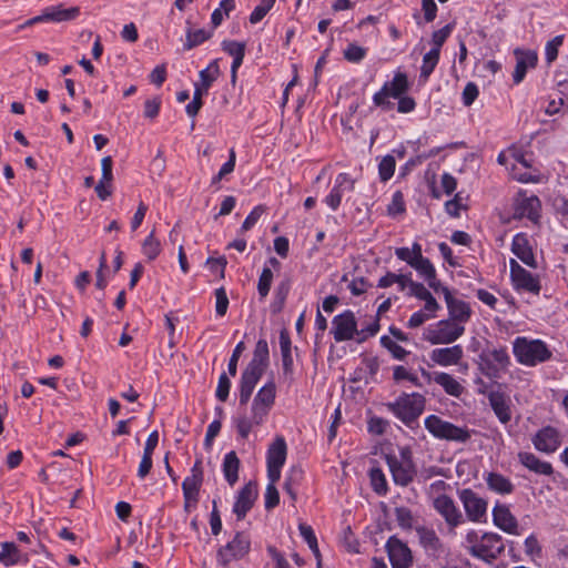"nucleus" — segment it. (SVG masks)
Returning a JSON list of instances; mask_svg holds the SVG:
<instances>
[{
  "instance_id": "obj_1",
  "label": "nucleus",
  "mask_w": 568,
  "mask_h": 568,
  "mask_svg": "<svg viewBox=\"0 0 568 568\" xmlns=\"http://www.w3.org/2000/svg\"><path fill=\"white\" fill-rule=\"evenodd\" d=\"M469 544L468 552L485 562L491 564L505 551L503 537L497 532H484L481 536L474 529L466 534Z\"/></svg>"
},
{
  "instance_id": "obj_2",
  "label": "nucleus",
  "mask_w": 568,
  "mask_h": 568,
  "mask_svg": "<svg viewBox=\"0 0 568 568\" xmlns=\"http://www.w3.org/2000/svg\"><path fill=\"white\" fill-rule=\"evenodd\" d=\"M385 406L405 426L412 427L425 410L426 397L417 392H403L394 402H388Z\"/></svg>"
},
{
  "instance_id": "obj_3",
  "label": "nucleus",
  "mask_w": 568,
  "mask_h": 568,
  "mask_svg": "<svg viewBox=\"0 0 568 568\" xmlns=\"http://www.w3.org/2000/svg\"><path fill=\"white\" fill-rule=\"evenodd\" d=\"M513 353L516 361L525 366H536L539 363L549 361L552 356L548 345L541 339H528L518 336L514 341Z\"/></svg>"
},
{
  "instance_id": "obj_4",
  "label": "nucleus",
  "mask_w": 568,
  "mask_h": 568,
  "mask_svg": "<svg viewBox=\"0 0 568 568\" xmlns=\"http://www.w3.org/2000/svg\"><path fill=\"white\" fill-rule=\"evenodd\" d=\"M412 83L408 80L406 72L397 70L389 81H385L379 91L373 95V103L384 111H390L395 104L389 101V98L397 99L400 95L408 93Z\"/></svg>"
},
{
  "instance_id": "obj_5",
  "label": "nucleus",
  "mask_w": 568,
  "mask_h": 568,
  "mask_svg": "<svg viewBox=\"0 0 568 568\" xmlns=\"http://www.w3.org/2000/svg\"><path fill=\"white\" fill-rule=\"evenodd\" d=\"M424 424L425 428L437 439L466 443L471 437L467 427L457 426L434 414L427 416Z\"/></svg>"
},
{
  "instance_id": "obj_6",
  "label": "nucleus",
  "mask_w": 568,
  "mask_h": 568,
  "mask_svg": "<svg viewBox=\"0 0 568 568\" xmlns=\"http://www.w3.org/2000/svg\"><path fill=\"white\" fill-rule=\"evenodd\" d=\"M251 539L244 531H236L232 540L216 550V562L226 568L232 561H239L248 555Z\"/></svg>"
},
{
  "instance_id": "obj_7",
  "label": "nucleus",
  "mask_w": 568,
  "mask_h": 568,
  "mask_svg": "<svg viewBox=\"0 0 568 568\" xmlns=\"http://www.w3.org/2000/svg\"><path fill=\"white\" fill-rule=\"evenodd\" d=\"M513 217L515 220L528 219L531 223L539 225L541 219V201L535 194H528L520 189L513 199Z\"/></svg>"
},
{
  "instance_id": "obj_8",
  "label": "nucleus",
  "mask_w": 568,
  "mask_h": 568,
  "mask_svg": "<svg viewBox=\"0 0 568 568\" xmlns=\"http://www.w3.org/2000/svg\"><path fill=\"white\" fill-rule=\"evenodd\" d=\"M275 398L276 384L272 378L258 389L251 405V414L254 415L256 426L264 424L265 418L275 404Z\"/></svg>"
},
{
  "instance_id": "obj_9",
  "label": "nucleus",
  "mask_w": 568,
  "mask_h": 568,
  "mask_svg": "<svg viewBox=\"0 0 568 568\" xmlns=\"http://www.w3.org/2000/svg\"><path fill=\"white\" fill-rule=\"evenodd\" d=\"M465 333V326L449 318L438 321L427 329L424 338L432 345L452 344Z\"/></svg>"
},
{
  "instance_id": "obj_10",
  "label": "nucleus",
  "mask_w": 568,
  "mask_h": 568,
  "mask_svg": "<svg viewBox=\"0 0 568 568\" xmlns=\"http://www.w3.org/2000/svg\"><path fill=\"white\" fill-rule=\"evenodd\" d=\"M463 504L466 517L471 523H484L487 519L488 503L479 497L473 489L464 488L457 491Z\"/></svg>"
},
{
  "instance_id": "obj_11",
  "label": "nucleus",
  "mask_w": 568,
  "mask_h": 568,
  "mask_svg": "<svg viewBox=\"0 0 568 568\" xmlns=\"http://www.w3.org/2000/svg\"><path fill=\"white\" fill-rule=\"evenodd\" d=\"M509 266L510 281L515 291H525L535 295L540 293L541 284L538 275H534L527 271L514 258L510 260Z\"/></svg>"
},
{
  "instance_id": "obj_12",
  "label": "nucleus",
  "mask_w": 568,
  "mask_h": 568,
  "mask_svg": "<svg viewBox=\"0 0 568 568\" xmlns=\"http://www.w3.org/2000/svg\"><path fill=\"white\" fill-rule=\"evenodd\" d=\"M331 333L333 334L336 343L355 338L357 333V321L354 312L345 310L341 314L334 316Z\"/></svg>"
},
{
  "instance_id": "obj_13",
  "label": "nucleus",
  "mask_w": 568,
  "mask_h": 568,
  "mask_svg": "<svg viewBox=\"0 0 568 568\" xmlns=\"http://www.w3.org/2000/svg\"><path fill=\"white\" fill-rule=\"evenodd\" d=\"M385 462L389 468L395 485L406 487L413 483L417 475V467L415 462L400 463L394 454H386Z\"/></svg>"
},
{
  "instance_id": "obj_14",
  "label": "nucleus",
  "mask_w": 568,
  "mask_h": 568,
  "mask_svg": "<svg viewBox=\"0 0 568 568\" xmlns=\"http://www.w3.org/2000/svg\"><path fill=\"white\" fill-rule=\"evenodd\" d=\"M386 551L392 568H410L413 565L412 550L399 538L390 536L386 541Z\"/></svg>"
},
{
  "instance_id": "obj_15",
  "label": "nucleus",
  "mask_w": 568,
  "mask_h": 568,
  "mask_svg": "<svg viewBox=\"0 0 568 568\" xmlns=\"http://www.w3.org/2000/svg\"><path fill=\"white\" fill-rule=\"evenodd\" d=\"M356 180L349 173L342 172L335 178L334 185L323 202L332 210L337 211L344 192H354Z\"/></svg>"
},
{
  "instance_id": "obj_16",
  "label": "nucleus",
  "mask_w": 568,
  "mask_h": 568,
  "mask_svg": "<svg viewBox=\"0 0 568 568\" xmlns=\"http://www.w3.org/2000/svg\"><path fill=\"white\" fill-rule=\"evenodd\" d=\"M531 442L536 450L550 455L560 447L562 440L559 430L547 425L536 432Z\"/></svg>"
},
{
  "instance_id": "obj_17",
  "label": "nucleus",
  "mask_w": 568,
  "mask_h": 568,
  "mask_svg": "<svg viewBox=\"0 0 568 568\" xmlns=\"http://www.w3.org/2000/svg\"><path fill=\"white\" fill-rule=\"evenodd\" d=\"M444 295V300L448 311V318L459 325H465L469 322L473 311L470 305L463 301L453 296L450 290L445 286L439 291Z\"/></svg>"
},
{
  "instance_id": "obj_18",
  "label": "nucleus",
  "mask_w": 568,
  "mask_h": 568,
  "mask_svg": "<svg viewBox=\"0 0 568 568\" xmlns=\"http://www.w3.org/2000/svg\"><path fill=\"white\" fill-rule=\"evenodd\" d=\"M433 507L449 527L455 528L464 523L463 514L450 496L446 494L438 495L433 501Z\"/></svg>"
},
{
  "instance_id": "obj_19",
  "label": "nucleus",
  "mask_w": 568,
  "mask_h": 568,
  "mask_svg": "<svg viewBox=\"0 0 568 568\" xmlns=\"http://www.w3.org/2000/svg\"><path fill=\"white\" fill-rule=\"evenodd\" d=\"M257 496V484L255 481H248L239 490L233 504V513L239 521L243 520L253 508Z\"/></svg>"
},
{
  "instance_id": "obj_20",
  "label": "nucleus",
  "mask_w": 568,
  "mask_h": 568,
  "mask_svg": "<svg viewBox=\"0 0 568 568\" xmlns=\"http://www.w3.org/2000/svg\"><path fill=\"white\" fill-rule=\"evenodd\" d=\"M263 375L264 373L255 371L250 367H245L242 371L237 384L240 406L247 405L257 383L263 377Z\"/></svg>"
},
{
  "instance_id": "obj_21",
  "label": "nucleus",
  "mask_w": 568,
  "mask_h": 568,
  "mask_svg": "<svg viewBox=\"0 0 568 568\" xmlns=\"http://www.w3.org/2000/svg\"><path fill=\"white\" fill-rule=\"evenodd\" d=\"M493 523L503 531L510 535H519L518 520L511 514L509 507L504 504H496L493 509Z\"/></svg>"
},
{
  "instance_id": "obj_22",
  "label": "nucleus",
  "mask_w": 568,
  "mask_h": 568,
  "mask_svg": "<svg viewBox=\"0 0 568 568\" xmlns=\"http://www.w3.org/2000/svg\"><path fill=\"white\" fill-rule=\"evenodd\" d=\"M511 252L527 266L537 268V261L526 233L520 232L513 237Z\"/></svg>"
},
{
  "instance_id": "obj_23",
  "label": "nucleus",
  "mask_w": 568,
  "mask_h": 568,
  "mask_svg": "<svg viewBox=\"0 0 568 568\" xmlns=\"http://www.w3.org/2000/svg\"><path fill=\"white\" fill-rule=\"evenodd\" d=\"M516 65L513 73V81L515 84H519L524 81L528 69H532L537 65L538 55L532 50H519L515 51Z\"/></svg>"
},
{
  "instance_id": "obj_24",
  "label": "nucleus",
  "mask_w": 568,
  "mask_h": 568,
  "mask_svg": "<svg viewBox=\"0 0 568 568\" xmlns=\"http://www.w3.org/2000/svg\"><path fill=\"white\" fill-rule=\"evenodd\" d=\"M419 542L426 555L433 559H438L444 554V545L434 529L420 527L417 529Z\"/></svg>"
},
{
  "instance_id": "obj_25",
  "label": "nucleus",
  "mask_w": 568,
  "mask_h": 568,
  "mask_svg": "<svg viewBox=\"0 0 568 568\" xmlns=\"http://www.w3.org/2000/svg\"><path fill=\"white\" fill-rule=\"evenodd\" d=\"M430 359L440 366L457 365L464 356L463 346L457 344L450 347L435 348L429 354Z\"/></svg>"
},
{
  "instance_id": "obj_26",
  "label": "nucleus",
  "mask_w": 568,
  "mask_h": 568,
  "mask_svg": "<svg viewBox=\"0 0 568 568\" xmlns=\"http://www.w3.org/2000/svg\"><path fill=\"white\" fill-rule=\"evenodd\" d=\"M219 59L212 60L207 67L199 72L200 81L194 83V92H200L201 97L209 93L210 88L221 74Z\"/></svg>"
},
{
  "instance_id": "obj_27",
  "label": "nucleus",
  "mask_w": 568,
  "mask_h": 568,
  "mask_svg": "<svg viewBox=\"0 0 568 568\" xmlns=\"http://www.w3.org/2000/svg\"><path fill=\"white\" fill-rule=\"evenodd\" d=\"M292 284L293 281L290 276H285L277 283L274 290L273 300L270 304V312L272 315H277L283 312L286 304V300L292 290Z\"/></svg>"
},
{
  "instance_id": "obj_28",
  "label": "nucleus",
  "mask_w": 568,
  "mask_h": 568,
  "mask_svg": "<svg viewBox=\"0 0 568 568\" xmlns=\"http://www.w3.org/2000/svg\"><path fill=\"white\" fill-rule=\"evenodd\" d=\"M488 400L496 417L501 424H507L511 419V410L505 393L491 390L488 394Z\"/></svg>"
},
{
  "instance_id": "obj_29",
  "label": "nucleus",
  "mask_w": 568,
  "mask_h": 568,
  "mask_svg": "<svg viewBox=\"0 0 568 568\" xmlns=\"http://www.w3.org/2000/svg\"><path fill=\"white\" fill-rule=\"evenodd\" d=\"M410 266L415 268L419 275H422L425 281L428 283V286L433 288L436 293H439L442 287H445L440 281L437 278L436 270L429 258H420L415 260L414 263H410Z\"/></svg>"
},
{
  "instance_id": "obj_30",
  "label": "nucleus",
  "mask_w": 568,
  "mask_h": 568,
  "mask_svg": "<svg viewBox=\"0 0 568 568\" xmlns=\"http://www.w3.org/2000/svg\"><path fill=\"white\" fill-rule=\"evenodd\" d=\"M518 459L524 467L537 475L551 476L554 474L552 465L549 462L539 459L532 453L520 452Z\"/></svg>"
},
{
  "instance_id": "obj_31",
  "label": "nucleus",
  "mask_w": 568,
  "mask_h": 568,
  "mask_svg": "<svg viewBox=\"0 0 568 568\" xmlns=\"http://www.w3.org/2000/svg\"><path fill=\"white\" fill-rule=\"evenodd\" d=\"M270 365V349L265 338H260L254 347L253 356L246 367L265 373Z\"/></svg>"
},
{
  "instance_id": "obj_32",
  "label": "nucleus",
  "mask_w": 568,
  "mask_h": 568,
  "mask_svg": "<svg viewBox=\"0 0 568 568\" xmlns=\"http://www.w3.org/2000/svg\"><path fill=\"white\" fill-rule=\"evenodd\" d=\"M287 457V444L283 435H277L268 445L266 464L284 466Z\"/></svg>"
},
{
  "instance_id": "obj_33",
  "label": "nucleus",
  "mask_w": 568,
  "mask_h": 568,
  "mask_svg": "<svg viewBox=\"0 0 568 568\" xmlns=\"http://www.w3.org/2000/svg\"><path fill=\"white\" fill-rule=\"evenodd\" d=\"M240 467L241 460L234 450H231L224 455L222 462V473L230 486H234L237 483Z\"/></svg>"
},
{
  "instance_id": "obj_34",
  "label": "nucleus",
  "mask_w": 568,
  "mask_h": 568,
  "mask_svg": "<svg viewBox=\"0 0 568 568\" xmlns=\"http://www.w3.org/2000/svg\"><path fill=\"white\" fill-rule=\"evenodd\" d=\"M485 479L488 488L497 494L508 495L511 494L515 489L511 480L500 473L489 471L487 473Z\"/></svg>"
},
{
  "instance_id": "obj_35",
  "label": "nucleus",
  "mask_w": 568,
  "mask_h": 568,
  "mask_svg": "<svg viewBox=\"0 0 568 568\" xmlns=\"http://www.w3.org/2000/svg\"><path fill=\"white\" fill-rule=\"evenodd\" d=\"M50 22H63L75 20L81 11L80 7L64 8L62 3L47 7Z\"/></svg>"
},
{
  "instance_id": "obj_36",
  "label": "nucleus",
  "mask_w": 568,
  "mask_h": 568,
  "mask_svg": "<svg viewBox=\"0 0 568 568\" xmlns=\"http://www.w3.org/2000/svg\"><path fill=\"white\" fill-rule=\"evenodd\" d=\"M434 382L436 384L440 385L444 388L445 393L450 396L458 398L464 393L463 385L448 373H445V372L434 373Z\"/></svg>"
},
{
  "instance_id": "obj_37",
  "label": "nucleus",
  "mask_w": 568,
  "mask_h": 568,
  "mask_svg": "<svg viewBox=\"0 0 568 568\" xmlns=\"http://www.w3.org/2000/svg\"><path fill=\"white\" fill-rule=\"evenodd\" d=\"M214 34L213 30L187 28L185 31V41L183 42V50L190 51L205 41L210 40Z\"/></svg>"
},
{
  "instance_id": "obj_38",
  "label": "nucleus",
  "mask_w": 568,
  "mask_h": 568,
  "mask_svg": "<svg viewBox=\"0 0 568 568\" xmlns=\"http://www.w3.org/2000/svg\"><path fill=\"white\" fill-rule=\"evenodd\" d=\"M371 487L378 496H386L388 493V484L382 468L374 466L368 470Z\"/></svg>"
},
{
  "instance_id": "obj_39",
  "label": "nucleus",
  "mask_w": 568,
  "mask_h": 568,
  "mask_svg": "<svg viewBox=\"0 0 568 568\" xmlns=\"http://www.w3.org/2000/svg\"><path fill=\"white\" fill-rule=\"evenodd\" d=\"M440 59L437 49H430L424 57L419 72V81L426 82L434 72Z\"/></svg>"
},
{
  "instance_id": "obj_40",
  "label": "nucleus",
  "mask_w": 568,
  "mask_h": 568,
  "mask_svg": "<svg viewBox=\"0 0 568 568\" xmlns=\"http://www.w3.org/2000/svg\"><path fill=\"white\" fill-rule=\"evenodd\" d=\"M0 562L6 567L14 566L20 561V551L13 541H3L0 544Z\"/></svg>"
},
{
  "instance_id": "obj_41",
  "label": "nucleus",
  "mask_w": 568,
  "mask_h": 568,
  "mask_svg": "<svg viewBox=\"0 0 568 568\" xmlns=\"http://www.w3.org/2000/svg\"><path fill=\"white\" fill-rule=\"evenodd\" d=\"M232 424L236 428L239 437L243 440L247 439L253 426H256L254 415L251 414V417H247L245 413L233 416Z\"/></svg>"
},
{
  "instance_id": "obj_42",
  "label": "nucleus",
  "mask_w": 568,
  "mask_h": 568,
  "mask_svg": "<svg viewBox=\"0 0 568 568\" xmlns=\"http://www.w3.org/2000/svg\"><path fill=\"white\" fill-rule=\"evenodd\" d=\"M478 369L483 375L490 379H497L500 377V368L485 351L479 354Z\"/></svg>"
},
{
  "instance_id": "obj_43",
  "label": "nucleus",
  "mask_w": 568,
  "mask_h": 568,
  "mask_svg": "<svg viewBox=\"0 0 568 568\" xmlns=\"http://www.w3.org/2000/svg\"><path fill=\"white\" fill-rule=\"evenodd\" d=\"M298 530L305 542L308 545L310 549L313 551L314 556L318 559L317 566L318 568H321V554L314 529L312 528V526L302 523L298 525Z\"/></svg>"
},
{
  "instance_id": "obj_44",
  "label": "nucleus",
  "mask_w": 568,
  "mask_h": 568,
  "mask_svg": "<svg viewBox=\"0 0 568 568\" xmlns=\"http://www.w3.org/2000/svg\"><path fill=\"white\" fill-rule=\"evenodd\" d=\"M396 169V160L392 154H387L382 158V160L378 163V178L381 182H387L389 181Z\"/></svg>"
},
{
  "instance_id": "obj_45",
  "label": "nucleus",
  "mask_w": 568,
  "mask_h": 568,
  "mask_svg": "<svg viewBox=\"0 0 568 568\" xmlns=\"http://www.w3.org/2000/svg\"><path fill=\"white\" fill-rule=\"evenodd\" d=\"M381 345L386 348L393 356L394 359L404 361L409 352L398 345L394 339L387 335H383L379 339Z\"/></svg>"
},
{
  "instance_id": "obj_46",
  "label": "nucleus",
  "mask_w": 568,
  "mask_h": 568,
  "mask_svg": "<svg viewBox=\"0 0 568 568\" xmlns=\"http://www.w3.org/2000/svg\"><path fill=\"white\" fill-rule=\"evenodd\" d=\"M142 252L149 261H154L160 255L161 243L154 237L153 231L144 239L142 243Z\"/></svg>"
},
{
  "instance_id": "obj_47",
  "label": "nucleus",
  "mask_w": 568,
  "mask_h": 568,
  "mask_svg": "<svg viewBox=\"0 0 568 568\" xmlns=\"http://www.w3.org/2000/svg\"><path fill=\"white\" fill-rule=\"evenodd\" d=\"M273 282V272L272 268L265 265L260 274L258 282H257V293L260 296V300L265 298L271 290Z\"/></svg>"
},
{
  "instance_id": "obj_48",
  "label": "nucleus",
  "mask_w": 568,
  "mask_h": 568,
  "mask_svg": "<svg viewBox=\"0 0 568 568\" xmlns=\"http://www.w3.org/2000/svg\"><path fill=\"white\" fill-rule=\"evenodd\" d=\"M266 210L267 207L264 204H258L254 206L253 210L245 217L244 222L242 223L239 233L243 234L253 229L257 221L261 219V216L266 212Z\"/></svg>"
},
{
  "instance_id": "obj_49",
  "label": "nucleus",
  "mask_w": 568,
  "mask_h": 568,
  "mask_svg": "<svg viewBox=\"0 0 568 568\" xmlns=\"http://www.w3.org/2000/svg\"><path fill=\"white\" fill-rule=\"evenodd\" d=\"M367 49L355 42L348 43L346 49L343 51L344 59L351 63H359L365 59Z\"/></svg>"
},
{
  "instance_id": "obj_50",
  "label": "nucleus",
  "mask_w": 568,
  "mask_h": 568,
  "mask_svg": "<svg viewBox=\"0 0 568 568\" xmlns=\"http://www.w3.org/2000/svg\"><path fill=\"white\" fill-rule=\"evenodd\" d=\"M275 2L276 0H261L260 3L251 12L248 18L250 22L252 24L261 22L274 7Z\"/></svg>"
},
{
  "instance_id": "obj_51",
  "label": "nucleus",
  "mask_w": 568,
  "mask_h": 568,
  "mask_svg": "<svg viewBox=\"0 0 568 568\" xmlns=\"http://www.w3.org/2000/svg\"><path fill=\"white\" fill-rule=\"evenodd\" d=\"M455 28L454 23H447L443 28L436 30L432 34V49H437L440 53L442 47L446 42V40L450 37L453 30Z\"/></svg>"
},
{
  "instance_id": "obj_52",
  "label": "nucleus",
  "mask_w": 568,
  "mask_h": 568,
  "mask_svg": "<svg viewBox=\"0 0 568 568\" xmlns=\"http://www.w3.org/2000/svg\"><path fill=\"white\" fill-rule=\"evenodd\" d=\"M231 386L232 383L229 373L223 372L219 377L215 390L217 400L225 403L229 399Z\"/></svg>"
},
{
  "instance_id": "obj_53",
  "label": "nucleus",
  "mask_w": 568,
  "mask_h": 568,
  "mask_svg": "<svg viewBox=\"0 0 568 568\" xmlns=\"http://www.w3.org/2000/svg\"><path fill=\"white\" fill-rule=\"evenodd\" d=\"M203 483L184 478L182 481L183 498L186 500L199 501L200 489Z\"/></svg>"
},
{
  "instance_id": "obj_54",
  "label": "nucleus",
  "mask_w": 568,
  "mask_h": 568,
  "mask_svg": "<svg viewBox=\"0 0 568 568\" xmlns=\"http://www.w3.org/2000/svg\"><path fill=\"white\" fill-rule=\"evenodd\" d=\"M406 212V204L402 191L394 192L390 203L387 205V214L395 217Z\"/></svg>"
},
{
  "instance_id": "obj_55",
  "label": "nucleus",
  "mask_w": 568,
  "mask_h": 568,
  "mask_svg": "<svg viewBox=\"0 0 568 568\" xmlns=\"http://www.w3.org/2000/svg\"><path fill=\"white\" fill-rule=\"evenodd\" d=\"M395 517L402 529L409 530L413 528V513L408 507L399 506L395 508Z\"/></svg>"
},
{
  "instance_id": "obj_56",
  "label": "nucleus",
  "mask_w": 568,
  "mask_h": 568,
  "mask_svg": "<svg viewBox=\"0 0 568 568\" xmlns=\"http://www.w3.org/2000/svg\"><path fill=\"white\" fill-rule=\"evenodd\" d=\"M215 296V313L217 316H224L229 308V297L224 286H221L214 291Z\"/></svg>"
},
{
  "instance_id": "obj_57",
  "label": "nucleus",
  "mask_w": 568,
  "mask_h": 568,
  "mask_svg": "<svg viewBox=\"0 0 568 568\" xmlns=\"http://www.w3.org/2000/svg\"><path fill=\"white\" fill-rule=\"evenodd\" d=\"M205 265L209 267L210 272L217 275L220 280L225 277V268L227 265L225 256L207 257Z\"/></svg>"
},
{
  "instance_id": "obj_58",
  "label": "nucleus",
  "mask_w": 568,
  "mask_h": 568,
  "mask_svg": "<svg viewBox=\"0 0 568 568\" xmlns=\"http://www.w3.org/2000/svg\"><path fill=\"white\" fill-rule=\"evenodd\" d=\"M381 328L379 318L375 317L372 323L363 327L362 329L357 328L356 333V342L362 344L367 341V338L375 336Z\"/></svg>"
},
{
  "instance_id": "obj_59",
  "label": "nucleus",
  "mask_w": 568,
  "mask_h": 568,
  "mask_svg": "<svg viewBox=\"0 0 568 568\" xmlns=\"http://www.w3.org/2000/svg\"><path fill=\"white\" fill-rule=\"evenodd\" d=\"M246 346H245V343L243 341L239 342L233 352H232V355L229 359V364H227V373L230 376L232 377H235L236 374H237V364H239V359L240 357L242 356L243 352L245 351Z\"/></svg>"
},
{
  "instance_id": "obj_60",
  "label": "nucleus",
  "mask_w": 568,
  "mask_h": 568,
  "mask_svg": "<svg viewBox=\"0 0 568 568\" xmlns=\"http://www.w3.org/2000/svg\"><path fill=\"white\" fill-rule=\"evenodd\" d=\"M362 364L365 365V373L369 379V382L376 383V375L379 371L381 362L377 356H365L362 358Z\"/></svg>"
},
{
  "instance_id": "obj_61",
  "label": "nucleus",
  "mask_w": 568,
  "mask_h": 568,
  "mask_svg": "<svg viewBox=\"0 0 568 568\" xmlns=\"http://www.w3.org/2000/svg\"><path fill=\"white\" fill-rule=\"evenodd\" d=\"M564 43V36H556L546 43L545 55L548 63L554 62L558 57L559 47Z\"/></svg>"
},
{
  "instance_id": "obj_62",
  "label": "nucleus",
  "mask_w": 568,
  "mask_h": 568,
  "mask_svg": "<svg viewBox=\"0 0 568 568\" xmlns=\"http://www.w3.org/2000/svg\"><path fill=\"white\" fill-rule=\"evenodd\" d=\"M389 422L383 417L372 416L367 420V430L373 435H383L386 433Z\"/></svg>"
},
{
  "instance_id": "obj_63",
  "label": "nucleus",
  "mask_w": 568,
  "mask_h": 568,
  "mask_svg": "<svg viewBox=\"0 0 568 568\" xmlns=\"http://www.w3.org/2000/svg\"><path fill=\"white\" fill-rule=\"evenodd\" d=\"M222 50L231 57L245 55L246 44L236 40H223Z\"/></svg>"
},
{
  "instance_id": "obj_64",
  "label": "nucleus",
  "mask_w": 568,
  "mask_h": 568,
  "mask_svg": "<svg viewBox=\"0 0 568 568\" xmlns=\"http://www.w3.org/2000/svg\"><path fill=\"white\" fill-rule=\"evenodd\" d=\"M494 363L501 369H506L510 365V357L506 347L493 349L488 353Z\"/></svg>"
}]
</instances>
